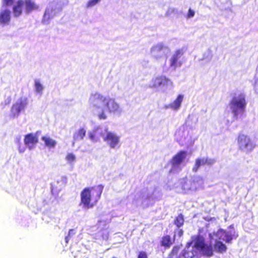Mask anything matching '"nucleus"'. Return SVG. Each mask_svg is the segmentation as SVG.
Segmentation results:
<instances>
[{
	"label": "nucleus",
	"instance_id": "5701e85b",
	"mask_svg": "<svg viewBox=\"0 0 258 258\" xmlns=\"http://www.w3.org/2000/svg\"><path fill=\"white\" fill-rule=\"evenodd\" d=\"M86 133V130L82 127L77 131L73 135V141L72 142L73 146L77 141L82 140L84 139Z\"/></svg>",
	"mask_w": 258,
	"mask_h": 258
},
{
	"label": "nucleus",
	"instance_id": "a878e982",
	"mask_svg": "<svg viewBox=\"0 0 258 258\" xmlns=\"http://www.w3.org/2000/svg\"><path fill=\"white\" fill-rule=\"evenodd\" d=\"M214 250L216 252L222 253L226 251L227 247L225 244L221 241H215Z\"/></svg>",
	"mask_w": 258,
	"mask_h": 258
},
{
	"label": "nucleus",
	"instance_id": "2eb2a0df",
	"mask_svg": "<svg viewBox=\"0 0 258 258\" xmlns=\"http://www.w3.org/2000/svg\"><path fill=\"white\" fill-rule=\"evenodd\" d=\"M11 18V11L3 6L0 11V26L3 27L8 25Z\"/></svg>",
	"mask_w": 258,
	"mask_h": 258
},
{
	"label": "nucleus",
	"instance_id": "dca6fc26",
	"mask_svg": "<svg viewBox=\"0 0 258 258\" xmlns=\"http://www.w3.org/2000/svg\"><path fill=\"white\" fill-rule=\"evenodd\" d=\"M215 162L214 159L209 158L208 157H203L197 158L196 160L195 164L192 168V170L194 172H197L198 169L202 166L205 165H212Z\"/></svg>",
	"mask_w": 258,
	"mask_h": 258
},
{
	"label": "nucleus",
	"instance_id": "473e14b6",
	"mask_svg": "<svg viewBox=\"0 0 258 258\" xmlns=\"http://www.w3.org/2000/svg\"><path fill=\"white\" fill-rule=\"evenodd\" d=\"M14 1V0H3V6H11L13 4Z\"/></svg>",
	"mask_w": 258,
	"mask_h": 258
},
{
	"label": "nucleus",
	"instance_id": "1a4fd4ad",
	"mask_svg": "<svg viewBox=\"0 0 258 258\" xmlns=\"http://www.w3.org/2000/svg\"><path fill=\"white\" fill-rule=\"evenodd\" d=\"M29 104L28 99L25 96L19 98L13 104L10 116L14 118L18 117L21 113L25 111Z\"/></svg>",
	"mask_w": 258,
	"mask_h": 258
},
{
	"label": "nucleus",
	"instance_id": "a19ab883",
	"mask_svg": "<svg viewBox=\"0 0 258 258\" xmlns=\"http://www.w3.org/2000/svg\"><path fill=\"white\" fill-rule=\"evenodd\" d=\"M255 91H256V93L258 94V87L256 88Z\"/></svg>",
	"mask_w": 258,
	"mask_h": 258
},
{
	"label": "nucleus",
	"instance_id": "4c0bfd02",
	"mask_svg": "<svg viewBox=\"0 0 258 258\" xmlns=\"http://www.w3.org/2000/svg\"><path fill=\"white\" fill-rule=\"evenodd\" d=\"M73 232H74V230H73V229H71V230H70V231H69V232L68 235H69V236H70V235H71V234H74Z\"/></svg>",
	"mask_w": 258,
	"mask_h": 258
},
{
	"label": "nucleus",
	"instance_id": "7c9ffc66",
	"mask_svg": "<svg viewBox=\"0 0 258 258\" xmlns=\"http://www.w3.org/2000/svg\"><path fill=\"white\" fill-rule=\"evenodd\" d=\"M179 249H180V247L179 246H174L171 252L169 254L168 256V258H173L175 255H177V254L178 253L179 250Z\"/></svg>",
	"mask_w": 258,
	"mask_h": 258
},
{
	"label": "nucleus",
	"instance_id": "6ab92c4d",
	"mask_svg": "<svg viewBox=\"0 0 258 258\" xmlns=\"http://www.w3.org/2000/svg\"><path fill=\"white\" fill-rule=\"evenodd\" d=\"M183 95L179 94L177 96V98L172 102L166 105L165 106V108H170L175 111L178 110L181 107V103L183 100Z\"/></svg>",
	"mask_w": 258,
	"mask_h": 258
},
{
	"label": "nucleus",
	"instance_id": "72a5a7b5",
	"mask_svg": "<svg viewBox=\"0 0 258 258\" xmlns=\"http://www.w3.org/2000/svg\"><path fill=\"white\" fill-rule=\"evenodd\" d=\"M138 258H148L147 254L145 251L140 252Z\"/></svg>",
	"mask_w": 258,
	"mask_h": 258
},
{
	"label": "nucleus",
	"instance_id": "aec40b11",
	"mask_svg": "<svg viewBox=\"0 0 258 258\" xmlns=\"http://www.w3.org/2000/svg\"><path fill=\"white\" fill-rule=\"evenodd\" d=\"M198 252L195 247L188 243L184 249L183 255L184 258H195L197 256Z\"/></svg>",
	"mask_w": 258,
	"mask_h": 258
},
{
	"label": "nucleus",
	"instance_id": "c85d7f7f",
	"mask_svg": "<svg viewBox=\"0 0 258 258\" xmlns=\"http://www.w3.org/2000/svg\"><path fill=\"white\" fill-rule=\"evenodd\" d=\"M183 223H184V219H183V217L182 215H178L176 218V219H175V220L174 221V224L178 228H179L181 226H182V225L183 224Z\"/></svg>",
	"mask_w": 258,
	"mask_h": 258
},
{
	"label": "nucleus",
	"instance_id": "f8f14e48",
	"mask_svg": "<svg viewBox=\"0 0 258 258\" xmlns=\"http://www.w3.org/2000/svg\"><path fill=\"white\" fill-rule=\"evenodd\" d=\"M237 142L239 149L244 152H250L255 146L250 137L244 134L239 135Z\"/></svg>",
	"mask_w": 258,
	"mask_h": 258
},
{
	"label": "nucleus",
	"instance_id": "393cba45",
	"mask_svg": "<svg viewBox=\"0 0 258 258\" xmlns=\"http://www.w3.org/2000/svg\"><path fill=\"white\" fill-rule=\"evenodd\" d=\"M45 145L50 148H53L56 145V141L48 136H43L41 138Z\"/></svg>",
	"mask_w": 258,
	"mask_h": 258
},
{
	"label": "nucleus",
	"instance_id": "ddd939ff",
	"mask_svg": "<svg viewBox=\"0 0 258 258\" xmlns=\"http://www.w3.org/2000/svg\"><path fill=\"white\" fill-rule=\"evenodd\" d=\"M175 140L181 146L186 145L190 141L191 137L189 135V130L187 127L182 126L175 132Z\"/></svg>",
	"mask_w": 258,
	"mask_h": 258
},
{
	"label": "nucleus",
	"instance_id": "9b49d317",
	"mask_svg": "<svg viewBox=\"0 0 258 258\" xmlns=\"http://www.w3.org/2000/svg\"><path fill=\"white\" fill-rule=\"evenodd\" d=\"M186 152L181 151L172 158L171 161V168L170 170V172L176 173L181 170L182 167L183 166V163L186 158Z\"/></svg>",
	"mask_w": 258,
	"mask_h": 258
},
{
	"label": "nucleus",
	"instance_id": "2f4dec72",
	"mask_svg": "<svg viewBox=\"0 0 258 258\" xmlns=\"http://www.w3.org/2000/svg\"><path fill=\"white\" fill-rule=\"evenodd\" d=\"M66 160L70 163H72L75 161L76 156L73 153H69L66 157Z\"/></svg>",
	"mask_w": 258,
	"mask_h": 258
},
{
	"label": "nucleus",
	"instance_id": "b1692460",
	"mask_svg": "<svg viewBox=\"0 0 258 258\" xmlns=\"http://www.w3.org/2000/svg\"><path fill=\"white\" fill-rule=\"evenodd\" d=\"M44 87L39 79L34 80V89L35 92L41 96L43 94Z\"/></svg>",
	"mask_w": 258,
	"mask_h": 258
},
{
	"label": "nucleus",
	"instance_id": "c756f323",
	"mask_svg": "<svg viewBox=\"0 0 258 258\" xmlns=\"http://www.w3.org/2000/svg\"><path fill=\"white\" fill-rule=\"evenodd\" d=\"M101 0H89L86 4V8L87 9H90L97 4H98Z\"/></svg>",
	"mask_w": 258,
	"mask_h": 258
},
{
	"label": "nucleus",
	"instance_id": "423d86ee",
	"mask_svg": "<svg viewBox=\"0 0 258 258\" xmlns=\"http://www.w3.org/2000/svg\"><path fill=\"white\" fill-rule=\"evenodd\" d=\"M246 105L245 96L242 93L235 94L229 103L228 106L235 119H237L245 111Z\"/></svg>",
	"mask_w": 258,
	"mask_h": 258
},
{
	"label": "nucleus",
	"instance_id": "f257e3e1",
	"mask_svg": "<svg viewBox=\"0 0 258 258\" xmlns=\"http://www.w3.org/2000/svg\"><path fill=\"white\" fill-rule=\"evenodd\" d=\"M90 107L100 120H105L108 114L120 116L123 110L113 98L104 96L98 92L92 93L89 98Z\"/></svg>",
	"mask_w": 258,
	"mask_h": 258
},
{
	"label": "nucleus",
	"instance_id": "79ce46f5",
	"mask_svg": "<svg viewBox=\"0 0 258 258\" xmlns=\"http://www.w3.org/2000/svg\"><path fill=\"white\" fill-rule=\"evenodd\" d=\"M112 258H116V257H113Z\"/></svg>",
	"mask_w": 258,
	"mask_h": 258
},
{
	"label": "nucleus",
	"instance_id": "4468645a",
	"mask_svg": "<svg viewBox=\"0 0 258 258\" xmlns=\"http://www.w3.org/2000/svg\"><path fill=\"white\" fill-rule=\"evenodd\" d=\"M183 53V50L182 49H179L176 50L172 55L169 59V66L172 69L174 70L177 67L181 66V63L179 59Z\"/></svg>",
	"mask_w": 258,
	"mask_h": 258
},
{
	"label": "nucleus",
	"instance_id": "9d476101",
	"mask_svg": "<svg viewBox=\"0 0 258 258\" xmlns=\"http://www.w3.org/2000/svg\"><path fill=\"white\" fill-rule=\"evenodd\" d=\"M170 52L169 46L163 42L154 44L150 48V55L156 59H160L167 55Z\"/></svg>",
	"mask_w": 258,
	"mask_h": 258
},
{
	"label": "nucleus",
	"instance_id": "58836bf2",
	"mask_svg": "<svg viewBox=\"0 0 258 258\" xmlns=\"http://www.w3.org/2000/svg\"><path fill=\"white\" fill-rule=\"evenodd\" d=\"M69 236L68 235V236H66V237L65 239H66V243H68V241H69Z\"/></svg>",
	"mask_w": 258,
	"mask_h": 258
},
{
	"label": "nucleus",
	"instance_id": "c9c22d12",
	"mask_svg": "<svg viewBox=\"0 0 258 258\" xmlns=\"http://www.w3.org/2000/svg\"><path fill=\"white\" fill-rule=\"evenodd\" d=\"M194 15H195V12L193 10L189 9L188 10V14H187V17L189 18H192L194 16Z\"/></svg>",
	"mask_w": 258,
	"mask_h": 258
},
{
	"label": "nucleus",
	"instance_id": "39448f33",
	"mask_svg": "<svg viewBox=\"0 0 258 258\" xmlns=\"http://www.w3.org/2000/svg\"><path fill=\"white\" fill-rule=\"evenodd\" d=\"M148 86L157 92L166 93L173 88L174 84L171 79L166 76H158L152 79Z\"/></svg>",
	"mask_w": 258,
	"mask_h": 258
},
{
	"label": "nucleus",
	"instance_id": "f3484780",
	"mask_svg": "<svg viewBox=\"0 0 258 258\" xmlns=\"http://www.w3.org/2000/svg\"><path fill=\"white\" fill-rule=\"evenodd\" d=\"M24 11L26 14H29L32 11H37L39 9V5H37L34 0H23Z\"/></svg>",
	"mask_w": 258,
	"mask_h": 258
},
{
	"label": "nucleus",
	"instance_id": "f704fd0d",
	"mask_svg": "<svg viewBox=\"0 0 258 258\" xmlns=\"http://www.w3.org/2000/svg\"><path fill=\"white\" fill-rule=\"evenodd\" d=\"M183 230L182 229H177L175 231L174 236L178 235L179 237H181L183 235Z\"/></svg>",
	"mask_w": 258,
	"mask_h": 258
},
{
	"label": "nucleus",
	"instance_id": "a211bd4d",
	"mask_svg": "<svg viewBox=\"0 0 258 258\" xmlns=\"http://www.w3.org/2000/svg\"><path fill=\"white\" fill-rule=\"evenodd\" d=\"M38 140L37 136L33 134H29L25 136L24 139L25 145L29 150L34 149L38 143Z\"/></svg>",
	"mask_w": 258,
	"mask_h": 258
},
{
	"label": "nucleus",
	"instance_id": "4be33fe9",
	"mask_svg": "<svg viewBox=\"0 0 258 258\" xmlns=\"http://www.w3.org/2000/svg\"><path fill=\"white\" fill-rule=\"evenodd\" d=\"M190 245L196 248L198 251L202 248L205 244V240L203 236L199 235L196 236L192 241L191 242L189 243Z\"/></svg>",
	"mask_w": 258,
	"mask_h": 258
},
{
	"label": "nucleus",
	"instance_id": "6e6552de",
	"mask_svg": "<svg viewBox=\"0 0 258 258\" xmlns=\"http://www.w3.org/2000/svg\"><path fill=\"white\" fill-rule=\"evenodd\" d=\"M210 236L212 239H215L216 241H219L218 240H223L227 243H231L233 239H236L238 235L232 225L229 227L228 231H224L223 229L218 230L216 233H214L212 235L210 234Z\"/></svg>",
	"mask_w": 258,
	"mask_h": 258
},
{
	"label": "nucleus",
	"instance_id": "cd10ccee",
	"mask_svg": "<svg viewBox=\"0 0 258 258\" xmlns=\"http://www.w3.org/2000/svg\"><path fill=\"white\" fill-rule=\"evenodd\" d=\"M172 242L169 236L166 235L162 238L161 245L165 247H169L172 244Z\"/></svg>",
	"mask_w": 258,
	"mask_h": 258
},
{
	"label": "nucleus",
	"instance_id": "ea45409f",
	"mask_svg": "<svg viewBox=\"0 0 258 258\" xmlns=\"http://www.w3.org/2000/svg\"><path fill=\"white\" fill-rule=\"evenodd\" d=\"M16 140L18 142H19L20 141V137H17Z\"/></svg>",
	"mask_w": 258,
	"mask_h": 258
},
{
	"label": "nucleus",
	"instance_id": "20e7f679",
	"mask_svg": "<svg viewBox=\"0 0 258 258\" xmlns=\"http://www.w3.org/2000/svg\"><path fill=\"white\" fill-rule=\"evenodd\" d=\"M102 192V188H85L81 193L80 205L85 209L93 208L98 202Z\"/></svg>",
	"mask_w": 258,
	"mask_h": 258
},
{
	"label": "nucleus",
	"instance_id": "7ed1b4c3",
	"mask_svg": "<svg viewBox=\"0 0 258 258\" xmlns=\"http://www.w3.org/2000/svg\"><path fill=\"white\" fill-rule=\"evenodd\" d=\"M204 181L200 176H195L190 179H182L175 184L176 191L184 194H191L203 188Z\"/></svg>",
	"mask_w": 258,
	"mask_h": 258
},
{
	"label": "nucleus",
	"instance_id": "f03ea898",
	"mask_svg": "<svg viewBox=\"0 0 258 258\" xmlns=\"http://www.w3.org/2000/svg\"><path fill=\"white\" fill-rule=\"evenodd\" d=\"M89 138L93 142L98 141L100 137L111 149H118L120 147V138L115 133L108 131L107 126L97 127L88 133Z\"/></svg>",
	"mask_w": 258,
	"mask_h": 258
},
{
	"label": "nucleus",
	"instance_id": "412c9836",
	"mask_svg": "<svg viewBox=\"0 0 258 258\" xmlns=\"http://www.w3.org/2000/svg\"><path fill=\"white\" fill-rule=\"evenodd\" d=\"M23 10H24L23 0H19L13 7V14L14 17L18 18L21 16L22 14Z\"/></svg>",
	"mask_w": 258,
	"mask_h": 258
},
{
	"label": "nucleus",
	"instance_id": "0eeeda50",
	"mask_svg": "<svg viewBox=\"0 0 258 258\" xmlns=\"http://www.w3.org/2000/svg\"><path fill=\"white\" fill-rule=\"evenodd\" d=\"M68 4V0H53L48 4L45 10L42 23L44 24H49L50 20L52 19L56 14L60 12L62 8Z\"/></svg>",
	"mask_w": 258,
	"mask_h": 258
},
{
	"label": "nucleus",
	"instance_id": "bb28decb",
	"mask_svg": "<svg viewBox=\"0 0 258 258\" xmlns=\"http://www.w3.org/2000/svg\"><path fill=\"white\" fill-rule=\"evenodd\" d=\"M200 251H202L203 254L207 256H211L213 254V247L211 245H208L206 244Z\"/></svg>",
	"mask_w": 258,
	"mask_h": 258
},
{
	"label": "nucleus",
	"instance_id": "e433bc0d",
	"mask_svg": "<svg viewBox=\"0 0 258 258\" xmlns=\"http://www.w3.org/2000/svg\"><path fill=\"white\" fill-rule=\"evenodd\" d=\"M19 152L20 153H24L25 151V147H21L20 146H19Z\"/></svg>",
	"mask_w": 258,
	"mask_h": 258
}]
</instances>
